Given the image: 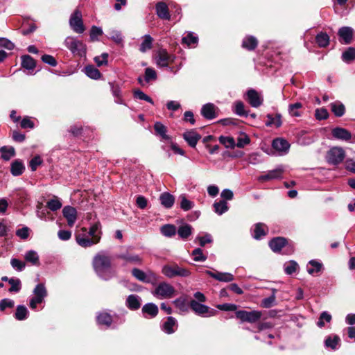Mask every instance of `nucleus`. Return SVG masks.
Masks as SVG:
<instances>
[{
  "mask_svg": "<svg viewBox=\"0 0 355 355\" xmlns=\"http://www.w3.org/2000/svg\"><path fill=\"white\" fill-rule=\"evenodd\" d=\"M93 267L96 273L105 280L110 279L113 276L110 269L111 259L105 253H99L94 257Z\"/></svg>",
  "mask_w": 355,
  "mask_h": 355,
  "instance_id": "nucleus-1",
  "label": "nucleus"
},
{
  "mask_svg": "<svg viewBox=\"0 0 355 355\" xmlns=\"http://www.w3.org/2000/svg\"><path fill=\"white\" fill-rule=\"evenodd\" d=\"M64 44L73 55L79 57H83L86 55V44L76 37L68 36L64 40Z\"/></svg>",
  "mask_w": 355,
  "mask_h": 355,
  "instance_id": "nucleus-2",
  "label": "nucleus"
},
{
  "mask_svg": "<svg viewBox=\"0 0 355 355\" xmlns=\"http://www.w3.org/2000/svg\"><path fill=\"white\" fill-rule=\"evenodd\" d=\"M162 272L168 278H173L175 277H185L191 275L188 269L181 267L175 263L164 265L162 268Z\"/></svg>",
  "mask_w": 355,
  "mask_h": 355,
  "instance_id": "nucleus-3",
  "label": "nucleus"
},
{
  "mask_svg": "<svg viewBox=\"0 0 355 355\" xmlns=\"http://www.w3.org/2000/svg\"><path fill=\"white\" fill-rule=\"evenodd\" d=\"M345 157V152L341 147L334 146L331 148L326 156L328 163L337 165L341 163Z\"/></svg>",
  "mask_w": 355,
  "mask_h": 355,
  "instance_id": "nucleus-4",
  "label": "nucleus"
},
{
  "mask_svg": "<svg viewBox=\"0 0 355 355\" xmlns=\"http://www.w3.org/2000/svg\"><path fill=\"white\" fill-rule=\"evenodd\" d=\"M34 296L30 300L29 306L35 309L38 304H41L47 295V291L44 284H38L33 290Z\"/></svg>",
  "mask_w": 355,
  "mask_h": 355,
  "instance_id": "nucleus-5",
  "label": "nucleus"
},
{
  "mask_svg": "<svg viewBox=\"0 0 355 355\" xmlns=\"http://www.w3.org/2000/svg\"><path fill=\"white\" fill-rule=\"evenodd\" d=\"M69 26L71 29L76 33H83L85 31V27L83 24L82 19V12L80 10L76 9L71 15L69 19Z\"/></svg>",
  "mask_w": 355,
  "mask_h": 355,
  "instance_id": "nucleus-6",
  "label": "nucleus"
},
{
  "mask_svg": "<svg viewBox=\"0 0 355 355\" xmlns=\"http://www.w3.org/2000/svg\"><path fill=\"white\" fill-rule=\"evenodd\" d=\"M190 307L196 314L200 315L202 317L214 316L216 315L217 312L216 310L210 309L209 306L200 304L194 300H191Z\"/></svg>",
  "mask_w": 355,
  "mask_h": 355,
  "instance_id": "nucleus-7",
  "label": "nucleus"
},
{
  "mask_svg": "<svg viewBox=\"0 0 355 355\" xmlns=\"http://www.w3.org/2000/svg\"><path fill=\"white\" fill-rule=\"evenodd\" d=\"M236 318L241 320V322H248L250 323H254L260 320L262 316V313L260 311H236L235 313Z\"/></svg>",
  "mask_w": 355,
  "mask_h": 355,
  "instance_id": "nucleus-8",
  "label": "nucleus"
},
{
  "mask_svg": "<svg viewBox=\"0 0 355 355\" xmlns=\"http://www.w3.org/2000/svg\"><path fill=\"white\" fill-rule=\"evenodd\" d=\"M175 288L166 282H162L155 288L153 294L160 299L171 298L174 295Z\"/></svg>",
  "mask_w": 355,
  "mask_h": 355,
  "instance_id": "nucleus-9",
  "label": "nucleus"
},
{
  "mask_svg": "<svg viewBox=\"0 0 355 355\" xmlns=\"http://www.w3.org/2000/svg\"><path fill=\"white\" fill-rule=\"evenodd\" d=\"M175 56L169 54L166 49H159L155 55V61L157 66L160 67H166L173 63Z\"/></svg>",
  "mask_w": 355,
  "mask_h": 355,
  "instance_id": "nucleus-10",
  "label": "nucleus"
},
{
  "mask_svg": "<svg viewBox=\"0 0 355 355\" xmlns=\"http://www.w3.org/2000/svg\"><path fill=\"white\" fill-rule=\"evenodd\" d=\"M132 275L139 281L145 283H150L152 280L156 279V275L152 271L146 273L140 269L133 268Z\"/></svg>",
  "mask_w": 355,
  "mask_h": 355,
  "instance_id": "nucleus-11",
  "label": "nucleus"
},
{
  "mask_svg": "<svg viewBox=\"0 0 355 355\" xmlns=\"http://www.w3.org/2000/svg\"><path fill=\"white\" fill-rule=\"evenodd\" d=\"M247 99L250 105L253 107H258L263 103V98L261 94L254 89H248L247 93Z\"/></svg>",
  "mask_w": 355,
  "mask_h": 355,
  "instance_id": "nucleus-12",
  "label": "nucleus"
},
{
  "mask_svg": "<svg viewBox=\"0 0 355 355\" xmlns=\"http://www.w3.org/2000/svg\"><path fill=\"white\" fill-rule=\"evenodd\" d=\"M64 217L67 221L69 227L73 226L77 220V211L71 206H65L62 209Z\"/></svg>",
  "mask_w": 355,
  "mask_h": 355,
  "instance_id": "nucleus-13",
  "label": "nucleus"
},
{
  "mask_svg": "<svg viewBox=\"0 0 355 355\" xmlns=\"http://www.w3.org/2000/svg\"><path fill=\"white\" fill-rule=\"evenodd\" d=\"M218 107L213 103H207L202 106V115L207 119H213L217 116Z\"/></svg>",
  "mask_w": 355,
  "mask_h": 355,
  "instance_id": "nucleus-14",
  "label": "nucleus"
},
{
  "mask_svg": "<svg viewBox=\"0 0 355 355\" xmlns=\"http://www.w3.org/2000/svg\"><path fill=\"white\" fill-rule=\"evenodd\" d=\"M183 138L191 147L194 148L201 139V136L196 130H190L183 134Z\"/></svg>",
  "mask_w": 355,
  "mask_h": 355,
  "instance_id": "nucleus-15",
  "label": "nucleus"
},
{
  "mask_svg": "<svg viewBox=\"0 0 355 355\" xmlns=\"http://www.w3.org/2000/svg\"><path fill=\"white\" fill-rule=\"evenodd\" d=\"M272 146L276 150L286 154L290 148V144L284 139L277 138L272 141Z\"/></svg>",
  "mask_w": 355,
  "mask_h": 355,
  "instance_id": "nucleus-16",
  "label": "nucleus"
},
{
  "mask_svg": "<svg viewBox=\"0 0 355 355\" xmlns=\"http://www.w3.org/2000/svg\"><path fill=\"white\" fill-rule=\"evenodd\" d=\"M332 136L340 140L349 141L352 138V134L347 129L343 128H335L331 131Z\"/></svg>",
  "mask_w": 355,
  "mask_h": 355,
  "instance_id": "nucleus-17",
  "label": "nucleus"
},
{
  "mask_svg": "<svg viewBox=\"0 0 355 355\" xmlns=\"http://www.w3.org/2000/svg\"><path fill=\"white\" fill-rule=\"evenodd\" d=\"M76 242L79 245L83 248L90 247L99 243V238L89 239L85 235L78 234L76 236Z\"/></svg>",
  "mask_w": 355,
  "mask_h": 355,
  "instance_id": "nucleus-18",
  "label": "nucleus"
},
{
  "mask_svg": "<svg viewBox=\"0 0 355 355\" xmlns=\"http://www.w3.org/2000/svg\"><path fill=\"white\" fill-rule=\"evenodd\" d=\"M156 13L162 19L168 20L171 18L168 6L164 1L158 2L156 4Z\"/></svg>",
  "mask_w": 355,
  "mask_h": 355,
  "instance_id": "nucleus-19",
  "label": "nucleus"
},
{
  "mask_svg": "<svg viewBox=\"0 0 355 355\" xmlns=\"http://www.w3.org/2000/svg\"><path fill=\"white\" fill-rule=\"evenodd\" d=\"M207 273L214 279L223 282H230L234 280V275L229 272H214L211 271H207Z\"/></svg>",
  "mask_w": 355,
  "mask_h": 355,
  "instance_id": "nucleus-20",
  "label": "nucleus"
},
{
  "mask_svg": "<svg viewBox=\"0 0 355 355\" xmlns=\"http://www.w3.org/2000/svg\"><path fill=\"white\" fill-rule=\"evenodd\" d=\"M338 35L345 44H349L353 37V30L349 27H343L338 31Z\"/></svg>",
  "mask_w": 355,
  "mask_h": 355,
  "instance_id": "nucleus-21",
  "label": "nucleus"
},
{
  "mask_svg": "<svg viewBox=\"0 0 355 355\" xmlns=\"http://www.w3.org/2000/svg\"><path fill=\"white\" fill-rule=\"evenodd\" d=\"M287 240L284 237H276L269 242V246L273 252H279L286 246Z\"/></svg>",
  "mask_w": 355,
  "mask_h": 355,
  "instance_id": "nucleus-22",
  "label": "nucleus"
},
{
  "mask_svg": "<svg viewBox=\"0 0 355 355\" xmlns=\"http://www.w3.org/2000/svg\"><path fill=\"white\" fill-rule=\"evenodd\" d=\"M178 327L177 320L175 318L169 316L166 321L163 324V330L168 334L175 332Z\"/></svg>",
  "mask_w": 355,
  "mask_h": 355,
  "instance_id": "nucleus-23",
  "label": "nucleus"
},
{
  "mask_svg": "<svg viewBox=\"0 0 355 355\" xmlns=\"http://www.w3.org/2000/svg\"><path fill=\"white\" fill-rule=\"evenodd\" d=\"M282 173L283 169L282 168H277L276 169L268 171L266 175H261L259 178V180L268 181L270 180L278 179L282 177Z\"/></svg>",
  "mask_w": 355,
  "mask_h": 355,
  "instance_id": "nucleus-24",
  "label": "nucleus"
},
{
  "mask_svg": "<svg viewBox=\"0 0 355 355\" xmlns=\"http://www.w3.org/2000/svg\"><path fill=\"white\" fill-rule=\"evenodd\" d=\"M159 200L163 207L169 209L173 206L175 202V198L171 193L164 192L160 195Z\"/></svg>",
  "mask_w": 355,
  "mask_h": 355,
  "instance_id": "nucleus-25",
  "label": "nucleus"
},
{
  "mask_svg": "<svg viewBox=\"0 0 355 355\" xmlns=\"http://www.w3.org/2000/svg\"><path fill=\"white\" fill-rule=\"evenodd\" d=\"M258 45V40L252 35H248L244 37L242 42V47L248 50L253 51Z\"/></svg>",
  "mask_w": 355,
  "mask_h": 355,
  "instance_id": "nucleus-26",
  "label": "nucleus"
},
{
  "mask_svg": "<svg viewBox=\"0 0 355 355\" xmlns=\"http://www.w3.org/2000/svg\"><path fill=\"white\" fill-rule=\"evenodd\" d=\"M126 306L132 310H137L141 306V299L136 295H130L126 300Z\"/></svg>",
  "mask_w": 355,
  "mask_h": 355,
  "instance_id": "nucleus-27",
  "label": "nucleus"
},
{
  "mask_svg": "<svg viewBox=\"0 0 355 355\" xmlns=\"http://www.w3.org/2000/svg\"><path fill=\"white\" fill-rule=\"evenodd\" d=\"M267 121H266V126H275L279 128L282 125V116L280 114H268Z\"/></svg>",
  "mask_w": 355,
  "mask_h": 355,
  "instance_id": "nucleus-28",
  "label": "nucleus"
},
{
  "mask_svg": "<svg viewBox=\"0 0 355 355\" xmlns=\"http://www.w3.org/2000/svg\"><path fill=\"white\" fill-rule=\"evenodd\" d=\"M25 169V166L21 160H15L10 166V172L14 176H19L21 175Z\"/></svg>",
  "mask_w": 355,
  "mask_h": 355,
  "instance_id": "nucleus-29",
  "label": "nucleus"
},
{
  "mask_svg": "<svg viewBox=\"0 0 355 355\" xmlns=\"http://www.w3.org/2000/svg\"><path fill=\"white\" fill-rule=\"evenodd\" d=\"M307 272L310 275H315L316 273L320 272L322 269V263L316 261V260H311L306 266Z\"/></svg>",
  "mask_w": 355,
  "mask_h": 355,
  "instance_id": "nucleus-30",
  "label": "nucleus"
},
{
  "mask_svg": "<svg viewBox=\"0 0 355 355\" xmlns=\"http://www.w3.org/2000/svg\"><path fill=\"white\" fill-rule=\"evenodd\" d=\"M153 39L150 35H145L143 37V41L139 46V51L142 53H145L147 51L151 49L153 46Z\"/></svg>",
  "mask_w": 355,
  "mask_h": 355,
  "instance_id": "nucleus-31",
  "label": "nucleus"
},
{
  "mask_svg": "<svg viewBox=\"0 0 355 355\" xmlns=\"http://www.w3.org/2000/svg\"><path fill=\"white\" fill-rule=\"evenodd\" d=\"M331 110L332 112L338 117L342 116L345 112V105L339 101L331 103Z\"/></svg>",
  "mask_w": 355,
  "mask_h": 355,
  "instance_id": "nucleus-32",
  "label": "nucleus"
},
{
  "mask_svg": "<svg viewBox=\"0 0 355 355\" xmlns=\"http://www.w3.org/2000/svg\"><path fill=\"white\" fill-rule=\"evenodd\" d=\"M21 66L28 70H33L36 66L35 60L28 55L21 56Z\"/></svg>",
  "mask_w": 355,
  "mask_h": 355,
  "instance_id": "nucleus-33",
  "label": "nucleus"
},
{
  "mask_svg": "<svg viewBox=\"0 0 355 355\" xmlns=\"http://www.w3.org/2000/svg\"><path fill=\"white\" fill-rule=\"evenodd\" d=\"M121 259L125 260L127 262L135 263V264H141L142 259L137 254H132L130 253H125L121 254L119 257Z\"/></svg>",
  "mask_w": 355,
  "mask_h": 355,
  "instance_id": "nucleus-34",
  "label": "nucleus"
},
{
  "mask_svg": "<svg viewBox=\"0 0 355 355\" xmlns=\"http://www.w3.org/2000/svg\"><path fill=\"white\" fill-rule=\"evenodd\" d=\"M142 311L144 314H148L150 317L154 318L158 313V307L153 303H148L143 306Z\"/></svg>",
  "mask_w": 355,
  "mask_h": 355,
  "instance_id": "nucleus-35",
  "label": "nucleus"
},
{
  "mask_svg": "<svg viewBox=\"0 0 355 355\" xmlns=\"http://www.w3.org/2000/svg\"><path fill=\"white\" fill-rule=\"evenodd\" d=\"M265 227L266 225L261 223H257L254 225L252 236L255 239H260L266 234Z\"/></svg>",
  "mask_w": 355,
  "mask_h": 355,
  "instance_id": "nucleus-36",
  "label": "nucleus"
},
{
  "mask_svg": "<svg viewBox=\"0 0 355 355\" xmlns=\"http://www.w3.org/2000/svg\"><path fill=\"white\" fill-rule=\"evenodd\" d=\"M24 259L27 262L31 263L33 265L39 266V256L37 252L34 250H29L24 254Z\"/></svg>",
  "mask_w": 355,
  "mask_h": 355,
  "instance_id": "nucleus-37",
  "label": "nucleus"
},
{
  "mask_svg": "<svg viewBox=\"0 0 355 355\" xmlns=\"http://www.w3.org/2000/svg\"><path fill=\"white\" fill-rule=\"evenodd\" d=\"M1 153V157L6 161H8L15 155V150L13 147L11 146H3L0 148Z\"/></svg>",
  "mask_w": 355,
  "mask_h": 355,
  "instance_id": "nucleus-38",
  "label": "nucleus"
},
{
  "mask_svg": "<svg viewBox=\"0 0 355 355\" xmlns=\"http://www.w3.org/2000/svg\"><path fill=\"white\" fill-rule=\"evenodd\" d=\"M84 71L85 74L92 79L97 80L101 78V74L99 70L92 65L85 67Z\"/></svg>",
  "mask_w": 355,
  "mask_h": 355,
  "instance_id": "nucleus-39",
  "label": "nucleus"
},
{
  "mask_svg": "<svg viewBox=\"0 0 355 355\" xmlns=\"http://www.w3.org/2000/svg\"><path fill=\"white\" fill-rule=\"evenodd\" d=\"M195 242H198L201 247L205 246L207 244L213 242L212 236L210 234L204 233L202 235H198L195 239Z\"/></svg>",
  "mask_w": 355,
  "mask_h": 355,
  "instance_id": "nucleus-40",
  "label": "nucleus"
},
{
  "mask_svg": "<svg viewBox=\"0 0 355 355\" xmlns=\"http://www.w3.org/2000/svg\"><path fill=\"white\" fill-rule=\"evenodd\" d=\"M276 292H277V290L275 288H272V295L270 297L262 300L261 306L263 308H270L271 306L275 305V300H276V295H275Z\"/></svg>",
  "mask_w": 355,
  "mask_h": 355,
  "instance_id": "nucleus-41",
  "label": "nucleus"
},
{
  "mask_svg": "<svg viewBox=\"0 0 355 355\" xmlns=\"http://www.w3.org/2000/svg\"><path fill=\"white\" fill-rule=\"evenodd\" d=\"M315 41L320 47H326L329 44V37L326 33L321 32L315 37Z\"/></svg>",
  "mask_w": 355,
  "mask_h": 355,
  "instance_id": "nucleus-42",
  "label": "nucleus"
},
{
  "mask_svg": "<svg viewBox=\"0 0 355 355\" xmlns=\"http://www.w3.org/2000/svg\"><path fill=\"white\" fill-rule=\"evenodd\" d=\"M97 322L99 324L110 327L112 322V318L107 313H101L97 315Z\"/></svg>",
  "mask_w": 355,
  "mask_h": 355,
  "instance_id": "nucleus-43",
  "label": "nucleus"
},
{
  "mask_svg": "<svg viewBox=\"0 0 355 355\" xmlns=\"http://www.w3.org/2000/svg\"><path fill=\"white\" fill-rule=\"evenodd\" d=\"M28 311L24 305H19L17 306L15 317L18 320H24L27 318Z\"/></svg>",
  "mask_w": 355,
  "mask_h": 355,
  "instance_id": "nucleus-44",
  "label": "nucleus"
},
{
  "mask_svg": "<svg viewBox=\"0 0 355 355\" xmlns=\"http://www.w3.org/2000/svg\"><path fill=\"white\" fill-rule=\"evenodd\" d=\"M192 233V227L188 224L180 226L178 230V234L180 238L187 239Z\"/></svg>",
  "mask_w": 355,
  "mask_h": 355,
  "instance_id": "nucleus-45",
  "label": "nucleus"
},
{
  "mask_svg": "<svg viewBox=\"0 0 355 355\" xmlns=\"http://www.w3.org/2000/svg\"><path fill=\"white\" fill-rule=\"evenodd\" d=\"M342 60L345 62L349 63L355 60V49L349 47L342 53Z\"/></svg>",
  "mask_w": 355,
  "mask_h": 355,
  "instance_id": "nucleus-46",
  "label": "nucleus"
},
{
  "mask_svg": "<svg viewBox=\"0 0 355 355\" xmlns=\"http://www.w3.org/2000/svg\"><path fill=\"white\" fill-rule=\"evenodd\" d=\"M89 235L91 236L92 239L98 237L99 241L101 240V225L99 222H96L91 226L89 230Z\"/></svg>",
  "mask_w": 355,
  "mask_h": 355,
  "instance_id": "nucleus-47",
  "label": "nucleus"
},
{
  "mask_svg": "<svg viewBox=\"0 0 355 355\" xmlns=\"http://www.w3.org/2000/svg\"><path fill=\"white\" fill-rule=\"evenodd\" d=\"M113 96L115 97V102L118 104H124L121 94L120 87L114 83H110Z\"/></svg>",
  "mask_w": 355,
  "mask_h": 355,
  "instance_id": "nucleus-48",
  "label": "nucleus"
},
{
  "mask_svg": "<svg viewBox=\"0 0 355 355\" xmlns=\"http://www.w3.org/2000/svg\"><path fill=\"white\" fill-rule=\"evenodd\" d=\"M154 129L156 134L159 135L164 139H168V137L166 135V128L160 122H156L154 125Z\"/></svg>",
  "mask_w": 355,
  "mask_h": 355,
  "instance_id": "nucleus-49",
  "label": "nucleus"
},
{
  "mask_svg": "<svg viewBox=\"0 0 355 355\" xmlns=\"http://www.w3.org/2000/svg\"><path fill=\"white\" fill-rule=\"evenodd\" d=\"M162 234L167 237H171L176 233V227L173 225H165L161 227Z\"/></svg>",
  "mask_w": 355,
  "mask_h": 355,
  "instance_id": "nucleus-50",
  "label": "nucleus"
},
{
  "mask_svg": "<svg viewBox=\"0 0 355 355\" xmlns=\"http://www.w3.org/2000/svg\"><path fill=\"white\" fill-rule=\"evenodd\" d=\"M109 38L117 44H122L123 42L121 33L116 30H111L109 32Z\"/></svg>",
  "mask_w": 355,
  "mask_h": 355,
  "instance_id": "nucleus-51",
  "label": "nucleus"
},
{
  "mask_svg": "<svg viewBox=\"0 0 355 355\" xmlns=\"http://www.w3.org/2000/svg\"><path fill=\"white\" fill-rule=\"evenodd\" d=\"M62 202L60 199L54 196L47 202V207L53 211H55L62 207Z\"/></svg>",
  "mask_w": 355,
  "mask_h": 355,
  "instance_id": "nucleus-52",
  "label": "nucleus"
},
{
  "mask_svg": "<svg viewBox=\"0 0 355 355\" xmlns=\"http://www.w3.org/2000/svg\"><path fill=\"white\" fill-rule=\"evenodd\" d=\"M340 342V338L338 336H329L325 340V346L332 349H336Z\"/></svg>",
  "mask_w": 355,
  "mask_h": 355,
  "instance_id": "nucleus-53",
  "label": "nucleus"
},
{
  "mask_svg": "<svg viewBox=\"0 0 355 355\" xmlns=\"http://www.w3.org/2000/svg\"><path fill=\"white\" fill-rule=\"evenodd\" d=\"M173 304L180 311L187 312L188 311V305L187 300L184 297H180L173 301Z\"/></svg>",
  "mask_w": 355,
  "mask_h": 355,
  "instance_id": "nucleus-54",
  "label": "nucleus"
},
{
  "mask_svg": "<svg viewBox=\"0 0 355 355\" xmlns=\"http://www.w3.org/2000/svg\"><path fill=\"white\" fill-rule=\"evenodd\" d=\"M179 198L180 200V208L184 211H189L193 207V202L188 200L184 195H181Z\"/></svg>",
  "mask_w": 355,
  "mask_h": 355,
  "instance_id": "nucleus-55",
  "label": "nucleus"
},
{
  "mask_svg": "<svg viewBox=\"0 0 355 355\" xmlns=\"http://www.w3.org/2000/svg\"><path fill=\"white\" fill-rule=\"evenodd\" d=\"M219 141L227 148H234L236 146L235 141L232 137L220 136L219 137Z\"/></svg>",
  "mask_w": 355,
  "mask_h": 355,
  "instance_id": "nucleus-56",
  "label": "nucleus"
},
{
  "mask_svg": "<svg viewBox=\"0 0 355 355\" xmlns=\"http://www.w3.org/2000/svg\"><path fill=\"white\" fill-rule=\"evenodd\" d=\"M214 207L216 213L219 215L223 214L228 210L227 203L225 200H220L218 202L214 204Z\"/></svg>",
  "mask_w": 355,
  "mask_h": 355,
  "instance_id": "nucleus-57",
  "label": "nucleus"
},
{
  "mask_svg": "<svg viewBox=\"0 0 355 355\" xmlns=\"http://www.w3.org/2000/svg\"><path fill=\"white\" fill-rule=\"evenodd\" d=\"M234 112L236 114L241 116H248V113L245 110V105L241 101H238L234 103Z\"/></svg>",
  "mask_w": 355,
  "mask_h": 355,
  "instance_id": "nucleus-58",
  "label": "nucleus"
},
{
  "mask_svg": "<svg viewBox=\"0 0 355 355\" xmlns=\"http://www.w3.org/2000/svg\"><path fill=\"white\" fill-rule=\"evenodd\" d=\"M284 268V271L287 275H292L297 270L299 266L296 261H290L285 263Z\"/></svg>",
  "mask_w": 355,
  "mask_h": 355,
  "instance_id": "nucleus-59",
  "label": "nucleus"
},
{
  "mask_svg": "<svg viewBox=\"0 0 355 355\" xmlns=\"http://www.w3.org/2000/svg\"><path fill=\"white\" fill-rule=\"evenodd\" d=\"M302 107V105L301 103L291 104L288 107L289 114L293 116H300L301 115L300 110Z\"/></svg>",
  "mask_w": 355,
  "mask_h": 355,
  "instance_id": "nucleus-60",
  "label": "nucleus"
},
{
  "mask_svg": "<svg viewBox=\"0 0 355 355\" xmlns=\"http://www.w3.org/2000/svg\"><path fill=\"white\" fill-rule=\"evenodd\" d=\"M250 142V139L249 137L245 133H241L237 138V143L236 144V146L239 148H243L245 146L249 144Z\"/></svg>",
  "mask_w": 355,
  "mask_h": 355,
  "instance_id": "nucleus-61",
  "label": "nucleus"
},
{
  "mask_svg": "<svg viewBox=\"0 0 355 355\" xmlns=\"http://www.w3.org/2000/svg\"><path fill=\"white\" fill-rule=\"evenodd\" d=\"M191 255L195 261H205L207 259V257L203 254L201 248L193 250Z\"/></svg>",
  "mask_w": 355,
  "mask_h": 355,
  "instance_id": "nucleus-62",
  "label": "nucleus"
},
{
  "mask_svg": "<svg viewBox=\"0 0 355 355\" xmlns=\"http://www.w3.org/2000/svg\"><path fill=\"white\" fill-rule=\"evenodd\" d=\"M182 43L187 44L188 46H191L193 44H196L198 42V38L197 36L194 35L193 33H188L187 36L184 37L182 39Z\"/></svg>",
  "mask_w": 355,
  "mask_h": 355,
  "instance_id": "nucleus-63",
  "label": "nucleus"
},
{
  "mask_svg": "<svg viewBox=\"0 0 355 355\" xmlns=\"http://www.w3.org/2000/svg\"><path fill=\"white\" fill-rule=\"evenodd\" d=\"M9 284L11 287L9 288L10 292H19L21 289V281L19 279L10 278Z\"/></svg>",
  "mask_w": 355,
  "mask_h": 355,
  "instance_id": "nucleus-64",
  "label": "nucleus"
}]
</instances>
